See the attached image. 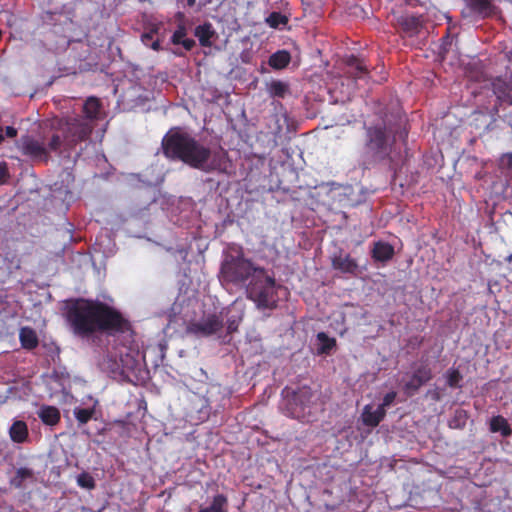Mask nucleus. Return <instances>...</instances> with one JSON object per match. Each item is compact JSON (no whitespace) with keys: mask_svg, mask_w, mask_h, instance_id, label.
Listing matches in <instances>:
<instances>
[{"mask_svg":"<svg viewBox=\"0 0 512 512\" xmlns=\"http://www.w3.org/2000/svg\"><path fill=\"white\" fill-rule=\"evenodd\" d=\"M65 318L73 334L81 338L98 332L115 335L131 331L130 322L120 311L99 300H71L67 304Z\"/></svg>","mask_w":512,"mask_h":512,"instance_id":"1","label":"nucleus"},{"mask_svg":"<svg viewBox=\"0 0 512 512\" xmlns=\"http://www.w3.org/2000/svg\"><path fill=\"white\" fill-rule=\"evenodd\" d=\"M291 61V55L287 50H278L273 53L268 60V64L275 70L286 68Z\"/></svg>","mask_w":512,"mask_h":512,"instance_id":"22","label":"nucleus"},{"mask_svg":"<svg viewBox=\"0 0 512 512\" xmlns=\"http://www.w3.org/2000/svg\"><path fill=\"white\" fill-rule=\"evenodd\" d=\"M101 110V102L96 97H89L85 101L83 105V114L84 117H82L85 120L90 121V123H93L94 120H97L99 118Z\"/></svg>","mask_w":512,"mask_h":512,"instance_id":"19","label":"nucleus"},{"mask_svg":"<svg viewBox=\"0 0 512 512\" xmlns=\"http://www.w3.org/2000/svg\"><path fill=\"white\" fill-rule=\"evenodd\" d=\"M181 3L188 7H193L196 4V0H180Z\"/></svg>","mask_w":512,"mask_h":512,"instance_id":"43","label":"nucleus"},{"mask_svg":"<svg viewBox=\"0 0 512 512\" xmlns=\"http://www.w3.org/2000/svg\"><path fill=\"white\" fill-rule=\"evenodd\" d=\"M161 148L167 159L181 161L205 173H223L227 169L226 152L212 151L180 127H173L164 135Z\"/></svg>","mask_w":512,"mask_h":512,"instance_id":"2","label":"nucleus"},{"mask_svg":"<svg viewBox=\"0 0 512 512\" xmlns=\"http://www.w3.org/2000/svg\"><path fill=\"white\" fill-rule=\"evenodd\" d=\"M394 254V247L384 241L374 242L371 250V257L375 262L386 263L393 258Z\"/></svg>","mask_w":512,"mask_h":512,"instance_id":"14","label":"nucleus"},{"mask_svg":"<svg viewBox=\"0 0 512 512\" xmlns=\"http://www.w3.org/2000/svg\"><path fill=\"white\" fill-rule=\"evenodd\" d=\"M490 431L493 433L499 432L503 437H509L512 434L507 419L501 415L493 416L490 420Z\"/></svg>","mask_w":512,"mask_h":512,"instance_id":"25","label":"nucleus"},{"mask_svg":"<svg viewBox=\"0 0 512 512\" xmlns=\"http://www.w3.org/2000/svg\"><path fill=\"white\" fill-rule=\"evenodd\" d=\"M432 378L433 373L431 368L426 364H422L414 371L409 381L405 383L404 390L408 394H413Z\"/></svg>","mask_w":512,"mask_h":512,"instance_id":"12","label":"nucleus"},{"mask_svg":"<svg viewBox=\"0 0 512 512\" xmlns=\"http://www.w3.org/2000/svg\"><path fill=\"white\" fill-rule=\"evenodd\" d=\"M148 47L152 48L154 51H159L161 50L160 41L158 39L154 40L150 43Z\"/></svg>","mask_w":512,"mask_h":512,"instance_id":"42","label":"nucleus"},{"mask_svg":"<svg viewBox=\"0 0 512 512\" xmlns=\"http://www.w3.org/2000/svg\"><path fill=\"white\" fill-rule=\"evenodd\" d=\"M433 399L436 401L440 399L439 394L437 392L434 393Z\"/></svg>","mask_w":512,"mask_h":512,"instance_id":"47","label":"nucleus"},{"mask_svg":"<svg viewBox=\"0 0 512 512\" xmlns=\"http://www.w3.org/2000/svg\"><path fill=\"white\" fill-rule=\"evenodd\" d=\"M194 34L198 38L201 46L210 47L212 44L211 39L214 37L215 31L210 23H204L195 28Z\"/></svg>","mask_w":512,"mask_h":512,"instance_id":"23","label":"nucleus"},{"mask_svg":"<svg viewBox=\"0 0 512 512\" xmlns=\"http://www.w3.org/2000/svg\"><path fill=\"white\" fill-rule=\"evenodd\" d=\"M34 476L33 470L27 467H21L16 470L14 477L11 479V485L15 488H22L24 481L32 479Z\"/></svg>","mask_w":512,"mask_h":512,"instance_id":"28","label":"nucleus"},{"mask_svg":"<svg viewBox=\"0 0 512 512\" xmlns=\"http://www.w3.org/2000/svg\"><path fill=\"white\" fill-rule=\"evenodd\" d=\"M40 420L48 426H55L60 422L61 415L57 407L51 405H43L37 412Z\"/></svg>","mask_w":512,"mask_h":512,"instance_id":"17","label":"nucleus"},{"mask_svg":"<svg viewBox=\"0 0 512 512\" xmlns=\"http://www.w3.org/2000/svg\"><path fill=\"white\" fill-rule=\"evenodd\" d=\"M19 340L22 348L26 350H33L39 344V339L35 330L31 327L25 326L20 329Z\"/></svg>","mask_w":512,"mask_h":512,"instance_id":"18","label":"nucleus"},{"mask_svg":"<svg viewBox=\"0 0 512 512\" xmlns=\"http://www.w3.org/2000/svg\"><path fill=\"white\" fill-rule=\"evenodd\" d=\"M316 338L318 341L317 353L319 355L329 354L336 346V339L329 337L325 332H319Z\"/></svg>","mask_w":512,"mask_h":512,"instance_id":"26","label":"nucleus"},{"mask_svg":"<svg viewBox=\"0 0 512 512\" xmlns=\"http://www.w3.org/2000/svg\"><path fill=\"white\" fill-rule=\"evenodd\" d=\"M275 288V278L268 275L266 269L262 267V271L257 273L246 285L247 298L252 300L258 308L274 309L277 306Z\"/></svg>","mask_w":512,"mask_h":512,"instance_id":"5","label":"nucleus"},{"mask_svg":"<svg viewBox=\"0 0 512 512\" xmlns=\"http://www.w3.org/2000/svg\"><path fill=\"white\" fill-rule=\"evenodd\" d=\"M493 91L499 100L512 105V79L509 82L498 79L493 83Z\"/></svg>","mask_w":512,"mask_h":512,"instance_id":"20","label":"nucleus"},{"mask_svg":"<svg viewBox=\"0 0 512 512\" xmlns=\"http://www.w3.org/2000/svg\"><path fill=\"white\" fill-rule=\"evenodd\" d=\"M385 416L386 410L382 409V407H377V409L373 411L372 406L368 404L363 408L361 419L365 426L374 428L380 424Z\"/></svg>","mask_w":512,"mask_h":512,"instance_id":"15","label":"nucleus"},{"mask_svg":"<svg viewBox=\"0 0 512 512\" xmlns=\"http://www.w3.org/2000/svg\"><path fill=\"white\" fill-rule=\"evenodd\" d=\"M237 329V326L235 324V322H230L229 325H228V332L229 333H232L234 332L235 330Z\"/></svg>","mask_w":512,"mask_h":512,"instance_id":"44","label":"nucleus"},{"mask_svg":"<svg viewBox=\"0 0 512 512\" xmlns=\"http://www.w3.org/2000/svg\"><path fill=\"white\" fill-rule=\"evenodd\" d=\"M395 137L384 122L363 126V138L359 147V167H372L391 159Z\"/></svg>","mask_w":512,"mask_h":512,"instance_id":"3","label":"nucleus"},{"mask_svg":"<svg viewBox=\"0 0 512 512\" xmlns=\"http://www.w3.org/2000/svg\"><path fill=\"white\" fill-rule=\"evenodd\" d=\"M267 91L272 97L284 98L289 92V85L281 80H273L268 84Z\"/></svg>","mask_w":512,"mask_h":512,"instance_id":"27","label":"nucleus"},{"mask_svg":"<svg viewBox=\"0 0 512 512\" xmlns=\"http://www.w3.org/2000/svg\"><path fill=\"white\" fill-rule=\"evenodd\" d=\"M5 135L9 138H14L17 136V130L12 126H7L5 128Z\"/></svg>","mask_w":512,"mask_h":512,"instance_id":"41","label":"nucleus"},{"mask_svg":"<svg viewBox=\"0 0 512 512\" xmlns=\"http://www.w3.org/2000/svg\"><path fill=\"white\" fill-rule=\"evenodd\" d=\"M462 378L463 377L458 369L450 368L446 372V382H447V385L451 388L459 387V383L462 380Z\"/></svg>","mask_w":512,"mask_h":512,"instance_id":"33","label":"nucleus"},{"mask_svg":"<svg viewBox=\"0 0 512 512\" xmlns=\"http://www.w3.org/2000/svg\"><path fill=\"white\" fill-rule=\"evenodd\" d=\"M94 128L93 123L82 117H70L63 128L65 145L69 148L89 138Z\"/></svg>","mask_w":512,"mask_h":512,"instance_id":"7","label":"nucleus"},{"mask_svg":"<svg viewBox=\"0 0 512 512\" xmlns=\"http://www.w3.org/2000/svg\"><path fill=\"white\" fill-rule=\"evenodd\" d=\"M397 393L395 391L388 392L383 397L382 403L378 407H382V409L386 410L395 400Z\"/></svg>","mask_w":512,"mask_h":512,"instance_id":"38","label":"nucleus"},{"mask_svg":"<svg viewBox=\"0 0 512 512\" xmlns=\"http://www.w3.org/2000/svg\"><path fill=\"white\" fill-rule=\"evenodd\" d=\"M63 142L65 143L64 139L62 140V138L60 137V135L58 134H53L49 143H48V152L49 151H53V152H58L63 144Z\"/></svg>","mask_w":512,"mask_h":512,"instance_id":"36","label":"nucleus"},{"mask_svg":"<svg viewBox=\"0 0 512 512\" xmlns=\"http://www.w3.org/2000/svg\"><path fill=\"white\" fill-rule=\"evenodd\" d=\"M76 480L78 486L84 489L92 490L96 486L94 478L88 472L80 473Z\"/></svg>","mask_w":512,"mask_h":512,"instance_id":"32","label":"nucleus"},{"mask_svg":"<svg viewBox=\"0 0 512 512\" xmlns=\"http://www.w3.org/2000/svg\"><path fill=\"white\" fill-rule=\"evenodd\" d=\"M468 420V413L464 409H456L453 417L449 421V427L452 429H463Z\"/></svg>","mask_w":512,"mask_h":512,"instance_id":"30","label":"nucleus"},{"mask_svg":"<svg viewBox=\"0 0 512 512\" xmlns=\"http://www.w3.org/2000/svg\"><path fill=\"white\" fill-rule=\"evenodd\" d=\"M222 328V316L217 313H212L203 316L198 321L191 322L188 326V331L196 336L208 337L216 334Z\"/></svg>","mask_w":512,"mask_h":512,"instance_id":"8","label":"nucleus"},{"mask_svg":"<svg viewBox=\"0 0 512 512\" xmlns=\"http://www.w3.org/2000/svg\"><path fill=\"white\" fill-rule=\"evenodd\" d=\"M470 13L482 19L492 17L499 12L492 0H464Z\"/></svg>","mask_w":512,"mask_h":512,"instance_id":"13","label":"nucleus"},{"mask_svg":"<svg viewBox=\"0 0 512 512\" xmlns=\"http://www.w3.org/2000/svg\"><path fill=\"white\" fill-rule=\"evenodd\" d=\"M227 498L223 494H217L213 497L212 503L209 506L211 512L226 511Z\"/></svg>","mask_w":512,"mask_h":512,"instance_id":"34","label":"nucleus"},{"mask_svg":"<svg viewBox=\"0 0 512 512\" xmlns=\"http://www.w3.org/2000/svg\"><path fill=\"white\" fill-rule=\"evenodd\" d=\"M10 177L7 163L2 161L0 162V185L5 184Z\"/></svg>","mask_w":512,"mask_h":512,"instance_id":"39","label":"nucleus"},{"mask_svg":"<svg viewBox=\"0 0 512 512\" xmlns=\"http://www.w3.org/2000/svg\"><path fill=\"white\" fill-rule=\"evenodd\" d=\"M155 33H156V30H151L149 32H145L142 34L141 40L145 46L148 47L150 45V43L152 41H154L153 38H154Z\"/></svg>","mask_w":512,"mask_h":512,"instance_id":"40","label":"nucleus"},{"mask_svg":"<svg viewBox=\"0 0 512 512\" xmlns=\"http://www.w3.org/2000/svg\"><path fill=\"white\" fill-rule=\"evenodd\" d=\"M121 362L123 371H133L138 365V361L135 359L134 356L130 355L129 353L125 355V358L121 356Z\"/></svg>","mask_w":512,"mask_h":512,"instance_id":"35","label":"nucleus"},{"mask_svg":"<svg viewBox=\"0 0 512 512\" xmlns=\"http://www.w3.org/2000/svg\"><path fill=\"white\" fill-rule=\"evenodd\" d=\"M187 34L186 27L183 23L178 24L177 29L174 31L171 42L174 45H182L186 51H190L195 46V41L191 38H185Z\"/></svg>","mask_w":512,"mask_h":512,"instance_id":"21","label":"nucleus"},{"mask_svg":"<svg viewBox=\"0 0 512 512\" xmlns=\"http://www.w3.org/2000/svg\"><path fill=\"white\" fill-rule=\"evenodd\" d=\"M331 265L334 270L344 274L357 276L359 273L357 260L351 257L349 253H345L342 249L333 254L331 257Z\"/></svg>","mask_w":512,"mask_h":512,"instance_id":"11","label":"nucleus"},{"mask_svg":"<svg viewBox=\"0 0 512 512\" xmlns=\"http://www.w3.org/2000/svg\"><path fill=\"white\" fill-rule=\"evenodd\" d=\"M284 411L286 415L292 418H301L304 416L305 408L308 407L313 398V391L307 386L298 388L296 391H290L289 388L283 390Z\"/></svg>","mask_w":512,"mask_h":512,"instance_id":"6","label":"nucleus"},{"mask_svg":"<svg viewBox=\"0 0 512 512\" xmlns=\"http://www.w3.org/2000/svg\"><path fill=\"white\" fill-rule=\"evenodd\" d=\"M10 438L15 443H24L28 438V427L24 421L13 422L9 430Z\"/></svg>","mask_w":512,"mask_h":512,"instance_id":"24","label":"nucleus"},{"mask_svg":"<svg viewBox=\"0 0 512 512\" xmlns=\"http://www.w3.org/2000/svg\"><path fill=\"white\" fill-rule=\"evenodd\" d=\"M4 141L3 128L0 126V144Z\"/></svg>","mask_w":512,"mask_h":512,"instance_id":"45","label":"nucleus"},{"mask_svg":"<svg viewBox=\"0 0 512 512\" xmlns=\"http://www.w3.org/2000/svg\"><path fill=\"white\" fill-rule=\"evenodd\" d=\"M345 64L351 69L348 73L354 79H362L369 74L364 60L355 55L347 56Z\"/></svg>","mask_w":512,"mask_h":512,"instance_id":"16","label":"nucleus"},{"mask_svg":"<svg viewBox=\"0 0 512 512\" xmlns=\"http://www.w3.org/2000/svg\"><path fill=\"white\" fill-rule=\"evenodd\" d=\"M95 413L94 408H75L74 416L79 424L88 423Z\"/></svg>","mask_w":512,"mask_h":512,"instance_id":"31","label":"nucleus"},{"mask_svg":"<svg viewBox=\"0 0 512 512\" xmlns=\"http://www.w3.org/2000/svg\"><path fill=\"white\" fill-rule=\"evenodd\" d=\"M261 271L262 267L245 258L242 252L237 255L226 254L221 263L219 280L223 286L246 287L248 282Z\"/></svg>","mask_w":512,"mask_h":512,"instance_id":"4","label":"nucleus"},{"mask_svg":"<svg viewBox=\"0 0 512 512\" xmlns=\"http://www.w3.org/2000/svg\"><path fill=\"white\" fill-rule=\"evenodd\" d=\"M288 17L281 12L273 11L265 19L266 24L273 29H281L288 24Z\"/></svg>","mask_w":512,"mask_h":512,"instance_id":"29","label":"nucleus"},{"mask_svg":"<svg viewBox=\"0 0 512 512\" xmlns=\"http://www.w3.org/2000/svg\"><path fill=\"white\" fill-rule=\"evenodd\" d=\"M198 512H211V510H209V507H205L201 508Z\"/></svg>","mask_w":512,"mask_h":512,"instance_id":"46","label":"nucleus"},{"mask_svg":"<svg viewBox=\"0 0 512 512\" xmlns=\"http://www.w3.org/2000/svg\"><path fill=\"white\" fill-rule=\"evenodd\" d=\"M500 167L512 174V153H506L500 158Z\"/></svg>","mask_w":512,"mask_h":512,"instance_id":"37","label":"nucleus"},{"mask_svg":"<svg viewBox=\"0 0 512 512\" xmlns=\"http://www.w3.org/2000/svg\"><path fill=\"white\" fill-rule=\"evenodd\" d=\"M425 24L423 15H416L411 13H404L397 17L396 28L404 37L418 36Z\"/></svg>","mask_w":512,"mask_h":512,"instance_id":"10","label":"nucleus"},{"mask_svg":"<svg viewBox=\"0 0 512 512\" xmlns=\"http://www.w3.org/2000/svg\"><path fill=\"white\" fill-rule=\"evenodd\" d=\"M17 147L22 155L33 161H42L47 163L49 160L47 147H45L43 142H40L32 136H22L17 142Z\"/></svg>","mask_w":512,"mask_h":512,"instance_id":"9","label":"nucleus"}]
</instances>
